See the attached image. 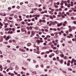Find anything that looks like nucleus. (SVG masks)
<instances>
[{
  "instance_id": "f257e3e1",
  "label": "nucleus",
  "mask_w": 76,
  "mask_h": 76,
  "mask_svg": "<svg viewBox=\"0 0 76 76\" xmlns=\"http://www.w3.org/2000/svg\"><path fill=\"white\" fill-rule=\"evenodd\" d=\"M49 10H51V11H50V13L51 14V15H53V13H54L53 12V11H54V9H52L51 8H49Z\"/></svg>"
},
{
  "instance_id": "f03ea898",
  "label": "nucleus",
  "mask_w": 76,
  "mask_h": 76,
  "mask_svg": "<svg viewBox=\"0 0 76 76\" xmlns=\"http://www.w3.org/2000/svg\"><path fill=\"white\" fill-rule=\"evenodd\" d=\"M22 56L23 57H27L28 56V55L26 53H23L22 54Z\"/></svg>"
},
{
  "instance_id": "7ed1b4c3",
  "label": "nucleus",
  "mask_w": 76,
  "mask_h": 76,
  "mask_svg": "<svg viewBox=\"0 0 76 76\" xmlns=\"http://www.w3.org/2000/svg\"><path fill=\"white\" fill-rule=\"evenodd\" d=\"M62 2L63 3H64L65 4V6H67V5H68V4L67 3V1H63Z\"/></svg>"
},
{
  "instance_id": "20e7f679",
  "label": "nucleus",
  "mask_w": 76,
  "mask_h": 76,
  "mask_svg": "<svg viewBox=\"0 0 76 76\" xmlns=\"http://www.w3.org/2000/svg\"><path fill=\"white\" fill-rule=\"evenodd\" d=\"M62 26V23H61L57 25L58 27H59V26Z\"/></svg>"
},
{
  "instance_id": "39448f33",
  "label": "nucleus",
  "mask_w": 76,
  "mask_h": 76,
  "mask_svg": "<svg viewBox=\"0 0 76 76\" xmlns=\"http://www.w3.org/2000/svg\"><path fill=\"white\" fill-rule=\"evenodd\" d=\"M20 51H21L22 52H25L26 51L25 50H23V49H22L21 48H20Z\"/></svg>"
},
{
  "instance_id": "423d86ee",
  "label": "nucleus",
  "mask_w": 76,
  "mask_h": 76,
  "mask_svg": "<svg viewBox=\"0 0 76 76\" xmlns=\"http://www.w3.org/2000/svg\"><path fill=\"white\" fill-rule=\"evenodd\" d=\"M31 35H33V36H34L35 34V32L34 31H31Z\"/></svg>"
},
{
  "instance_id": "0eeeda50",
  "label": "nucleus",
  "mask_w": 76,
  "mask_h": 76,
  "mask_svg": "<svg viewBox=\"0 0 76 76\" xmlns=\"http://www.w3.org/2000/svg\"><path fill=\"white\" fill-rule=\"evenodd\" d=\"M10 38V36H8L7 37V38L5 39L6 40V41H8V39Z\"/></svg>"
},
{
  "instance_id": "6e6552de",
  "label": "nucleus",
  "mask_w": 76,
  "mask_h": 76,
  "mask_svg": "<svg viewBox=\"0 0 76 76\" xmlns=\"http://www.w3.org/2000/svg\"><path fill=\"white\" fill-rule=\"evenodd\" d=\"M5 26H4V28H7V25H8V23H5L4 24Z\"/></svg>"
},
{
  "instance_id": "1a4fd4ad",
  "label": "nucleus",
  "mask_w": 76,
  "mask_h": 76,
  "mask_svg": "<svg viewBox=\"0 0 76 76\" xmlns=\"http://www.w3.org/2000/svg\"><path fill=\"white\" fill-rule=\"evenodd\" d=\"M66 24H67V22L66 21H65L63 24V26H66Z\"/></svg>"
},
{
  "instance_id": "9d476101",
  "label": "nucleus",
  "mask_w": 76,
  "mask_h": 76,
  "mask_svg": "<svg viewBox=\"0 0 76 76\" xmlns=\"http://www.w3.org/2000/svg\"><path fill=\"white\" fill-rule=\"evenodd\" d=\"M3 38H1L0 39V42H3Z\"/></svg>"
},
{
  "instance_id": "9b49d317",
  "label": "nucleus",
  "mask_w": 76,
  "mask_h": 76,
  "mask_svg": "<svg viewBox=\"0 0 76 76\" xmlns=\"http://www.w3.org/2000/svg\"><path fill=\"white\" fill-rule=\"evenodd\" d=\"M31 45V43H29L27 44V46H28V47H29V46H30Z\"/></svg>"
},
{
  "instance_id": "f8f14e48",
  "label": "nucleus",
  "mask_w": 76,
  "mask_h": 76,
  "mask_svg": "<svg viewBox=\"0 0 76 76\" xmlns=\"http://www.w3.org/2000/svg\"><path fill=\"white\" fill-rule=\"evenodd\" d=\"M40 16V15H36V17H37V18H39Z\"/></svg>"
},
{
  "instance_id": "ddd939ff",
  "label": "nucleus",
  "mask_w": 76,
  "mask_h": 76,
  "mask_svg": "<svg viewBox=\"0 0 76 76\" xmlns=\"http://www.w3.org/2000/svg\"><path fill=\"white\" fill-rule=\"evenodd\" d=\"M67 6L68 7H70V4H68V5H67Z\"/></svg>"
},
{
  "instance_id": "4468645a",
  "label": "nucleus",
  "mask_w": 76,
  "mask_h": 76,
  "mask_svg": "<svg viewBox=\"0 0 76 76\" xmlns=\"http://www.w3.org/2000/svg\"><path fill=\"white\" fill-rule=\"evenodd\" d=\"M33 63H36L37 61L35 60H33Z\"/></svg>"
},
{
  "instance_id": "2eb2a0df",
  "label": "nucleus",
  "mask_w": 76,
  "mask_h": 76,
  "mask_svg": "<svg viewBox=\"0 0 76 76\" xmlns=\"http://www.w3.org/2000/svg\"><path fill=\"white\" fill-rule=\"evenodd\" d=\"M71 6H73V2H71Z\"/></svg>"
},
{
  "instance_id": "dca6fc26",
  "label": "nucleus",
  "mask_w": 76,
  "mask_h": 76,
  "mask_svg": "<svg viewBox=\"0 0 76 76\" xmlns=\"http://www.w3.org/2000/svg\"><path fill=\"white\" fill-rule=\"evenodd\" d=\"M68 70H69V71H72V69L70 68H68Z\"/></svg>"
},
{
  "instance_id": "f3484780",
  "label": "nucleus",
  "mask_w": 76,
  "mask_h": 76,
  "mask_svg": "<svg viewBox=\"0 0 76 76\" xmlns=\"http://www.w3.org/2000/svg\"><path fill=\"white\" fill-rule=\"evenodd\" d=\"M60 56H61L63 58V57H64V55L63 54L60 55Z\"/></svg>"
},
{
  "instance_id": "a211bd4d",
  "label": "nucleus",
  "mask_w": 76,
  "mask_h": 76,
  "mask_svg": "<svg viewBox=\"0 0 76 76\" xmlns=\"http://www.w3.org/2000/svg\"><path fill=\"white\" fill-rule=\"evenodd\" d=\"M0 25H1V26H3V24H2V23H1L0 22Z\"/></svg>"
},
{
  "instance_id": "6ab92c4d",
  "label": "nucleus",
  "mask_w": 76,
  "mask_h": 76,
  "mask_svg": "<svg viewBox=\"0 0 76 76\" xmlns=\"http://www.w3.org/2000/svg\"><path fill=\"white\" fill-rule=\"evenodd\" d=\"M10 16H13L14 15L13 14H10Z\"/></svg>"
},
{
  "instance_id": "aec40b11",
  "label": "nucleus",
  "mask_w": 76,
  "mask_h": 76,
  "mask_svg": "<svg viewBox=\"0 0 76 76\" xmlns=\"http://www.w3.org/2000/svg\"><path fill=\"white\" fill-rule=\"evenodd\" d=\"M72 10H73L74 12H76V10H74L73 8H72Z\"/></svg>"
},
{
  "instance_id": "412c9836",
  "label": "nucleus",
  "mask_w": 76,
  "mask_h": 76,
  "mask_svg": "<svg viewBox=\"0 0 76 76\" xmlns=\"http://www.w3.org/2000/svg\"><path fill=\"white\" fill-rule=\"evenodd\" d=\"M60 63H63V60H61L60 61Z\"/></svg>"
},
{
  "instance_id": "4be33fe9",
  "label": "nucleus",
  "mask_w": 76,
  "mask_h": 76,
  "mask_svg": "<svg viewBox=\"0 0 76 76\" xmlns=\"http://www.w3.org/2000/svg\"><path fill=\"white\" fill-rule=\"evenodd\" d=\"M50 35H51V36H54V34H53V33L51 34H50Z\"/></svg>"
},
{
  "instance_id": "5701e85b",
  "label": "nucleus",
  "mask_w": 76,
  "mask_h": 76,
  "mask_svg": "<svg viewBox=\"0 0 76 76\" xmlns=\"http://www.w3.org/2000/svg\"><path fill=\"white\" fill-rule=\"evenodd\" d=\"M53 18H56V16L54 15H53Z\"/></svg>"
},
{
  "instance_id": "b1692460",
  "label": "nucleus",
  "mask_w": 76,
  "mask_h": 76,
  "mask_svg": "<svg viewBox=\"0 0 76 76\" xmlns=\"http://www.w3.org/2000/svg\"><path fill=\"white\" fill-rule=\"evenodd\" d=\"M62 72L64 73H67V72L66 71H62Z\"/></svg>"
},
{
  "instance_id": "393cba45",
  "label": "nucleus",
  "mask_w": 76,
  "mask_h": 76,
  "mask_svg": "<svg viewBox=\"0 0 76 76\" xmlns=\"http://www.w3.org/2000/svg\"><path fill=\"white\" fill-rule=\"evenodd\" d=\"M8 18L10 19V20H12L13 19V18H11V17H9Z\"/></svg>"
},
{
  "instance_id": "a878e982",
  "label": "nucleus",
  "mask_w": 76,
  "mask_h": 76,
  "mask_svg": "<svg viewBox=\"0 0 76 76\" xmlns=\"http://www.w3.org/2000/svg\"><path fill=\"white\" fill-rule=\"evenodd\" d=\"M42 9H39V11H40V12H41V11H42Z\"/></svg>"
},
{
  "instance_id": "bb28decb",
  "label": "nucleus",
  "mask_w": 76,
  "mask_h": 76,
  "mask_svg": "<svg viewBox=\"0 0 76 76\" xmlns=\"http://www.w3.org/2000/svg\"><path fill=\"white\" fill-rule=\"evenodd\" d=\"M51 47L52 48H53L54 47V45H53V44L51 45Z\"/></svg>"
},
{
  "instance_id": "cd10ccee",
  "label": "nucleus",
  "mask_w": 76,
  "mask_h": 76,
  "mask_svg": "<svg viewBox=\"0 0 76 76\" xmlns=\"http://www.w3.org/2000/svg\"><path fill=\"white\" fill-rule=\"evenodd\" d=\"M54 22L55 24L56 23V24H58V22H57V21H55Z\"/></svg>"
},
{
  "instance_id": "c85d7f7f",
  "label": "nucleus",
  "mask_w": 76,
  "mask_h": 76,
  "mask_svg": "<svg viewBox=\"0 0 76 76\" xmlns=\"http://www.w3.org/2000/svg\"><path fill=\"white\" fill-rule=\"evenodd\" d=\"M55 7H56V8H57L58 6L57 5H55L54 6Z\"/></svg>"
},
{
  "instance_id": "c756f323",
  "label": "nucleus",
  "mask_w": 76,
  "mask_h": 76,
  "mask_svg": "<svg viewBox=\"0 0 76 76\" xmlns=\"http://www.w3.org/2000/svg\"><path fill=\"white\" fill-rule=\"evenodd\" d=\"M50 66H47V67H46V68L47 69H49V68H50Z\"/></svg>"
},
{
  "instance_id": "7c9ffc66",
  "label": "nucleus",
  "mask_w": 76,
  "mask_h": 76,
  "mask_svg": "<svg viewBox=\"0 0 76 76\" xmlns=\"http://www.w3.org/2000/svg\"><path fill=\"white\" fill-rule=\"evenodd\" d=\"M53 50H56V47H53Z\"/></svg>"
},
{
  "instance_id": "2f4dec72",
  "label": "nucleus",
  "mask_w": 76,
  "mask_h": 76,
  "mask_svg": "<svg viewBox=\"0 0 76 76\" xmlns=\"http://www.w3.org/2000/svg\"><path fill=\"white\" fill-rule=\"evenodd\" d=\"M33 73H34V74H35V75H36V74H37V72L36 71L34 72Z\"/></svg>"
},
{
  "instance_id": "473e14b6",
  "label": "nucleus",
  "mask_w": 76,
  "mask_h": 76,
  "mask_svg": "<svg viewBox=\"0 0 76 76\" xmlns=\"http://www.w3.org/2000/svg\"><path fill=\"white\" fill-rule=\"evenodd\" d=\"M27 28L28 29V30H29V29H30V28H29V27H27Z\"/></svg>"
},
{
  "instance_id": "72a5a7b5",
  "label": "nucleus",
  "mask_w": 76,
  "mask_h": 76,
  "mask_svg": "<svg viewBox=\"0 0 76 76\" xmlns=\"http://www.w3.org/2000/svg\"><path fill=\"white\" fill-rule=\"evenodd\" d=\"M73 23H74V24H76V21H74L73 22Z\"/></svg>"
},
{
  "instance_id": "f704fd0d",
  "label": "nucleus",
  "mask_w": 76,
  "mask_h": 76,
  "mask_svg": "<svg viewBox=\"0 0 76 76\" xmlns=\"http://www.w3.org/2000/svg\"><path fill=\"white\" fill-rule=\"evenodd\" d=\"M5 31H9V29L7 28L4 29Z\"/></svg>"
},
{
  "instance_id": "c9c22d12",
  "label": "nucleus",
  "mask_w": 76,
  "mask_h": 76,
  "mask_svg": "<svg viewBox=\"0 0 76 76\" xmlns=\"http://www.w3.org/2000/svg\"><path fill=\"white\" fill-rule=\"evenodd\" d=\"M57 5H59L60 4V2H57Z\"/></svg>"
},
{
  "instance_id": "e433bc0d",
  "label": "nucleus",
  "mask_w": 76,
  "mask_h": 76,
  "mask_svg": "<svg viewBox=\"0 0 76 76\" xmlns=\"http://www.w3.org/2000/svg\"><path fill=\"white\" fill-rule=\"evenodd\" d=\"M40 43V41L38 40L37 41V44H39Z\"/></svg>"
},
{
  "instance_id": "4c0bfd02",
  "label": "nucleus",
  "mask_w": 76,
  "mask_h": 76,
  "mask_svg": "<svg viewBox=\"0 0 76 76\" xmlns=\"http://www.w3.org/2000/svg\"><path fill=\"white\" fill-rule=\"evenodd\" d=\"M34 19L35 20H38V18L36 17L34 18Z\"/></svg>"
},
{
  "instance_id": "58836bf2",
  "label": "nucleus",
  "mask_w": 76,
  "mask_h": 76,
  "mask_svg": "<svg viewBox=\"0 0 76 76\" xmlns=\"http://www.w3.org/2000/svg\"><path fill=\"white\" fill-rule=\"evenodd\" d=\"M71 19H73V20H75V18H74L73 17H71Z\"/></svg>"
},
{
  "instance_id": "ea45409f",
  "label": "nucleus",
  "mask_w": 76,
  "mask_h": 76,
  "mask_svg": "<svg viewBox=\"0 0 76 76\" xmlns=\"http://www.w3.org/2000/svg\"><path fill=\"white\" fill-rule=\"evenodd\" d=\"M72 31V29H70L69 30V32H71V31Z\"/></svg>"
},
{
  "instance_id": "a19ab883",
  "label": "nucleus",
  "mask_w": 76,
  "mask_h": 76,
  "mask_svg": "<svg viewBox=\"0 0 76 76\" xmlns=\"http://www.w3.org/2000/svg\"><path fill=\"white\" fill-rule=\"evenodd\" d=\"M50 19H53V17L52 16H50Z\"/></svg>"
},
{
  "instance_id": "79ce46f5",
  "label": "nucleus",
  "mask_w": 76,
  "mask_h": 76,
  "mask_svg": "<svg viewBox=\"0 0 76 76\" xmlns=\"http://www.w3.org/2000/svg\"><path fill=\"white\" fill-rule=\"evenodd\" d=\"M21 31L22 32H23L24 31V29L23 28H22Z\"/></svg>"
},
{
  "instance_id": "37998d69",
  "label": "nucleus",
  "mask_w": 76,
  "mask_h": 76,
  "mask_svg": "<svg viewBox=\"0 0 76 76\" xmlns=\"http://www.w3.org/2000/svg\"><path fill=\"white\" fill-rule=\"evenodd\" d=\"M26 18H29V15L26 16Z\"/></svg>"
},
{
  "instance_id": "c03bdc74",
  "label": "nucleus",
  "mask_w": 76,
  "mask_h": 76,
  "mask_svg": "<svg viewBox=\"0 0 76 76\" xmlns=\"http://www.w3.org/2000/svg\"><path fill=\"white\" fill-rule=\"evenodd\" d=\"M57 30L59 31H60V29L59 28H58Z\"/></svg>"
},
{
  "instance_id": "a18cd8bd",
  "label": "nucleus",
  "mask_w": 76,
  "mask_h": 76,
  "mask_svg": "<svg viewBox=\"0 0 76 76\" xmlns=\"http://www.w3.org/2000/svg\"><path fill=\"white\" fill-rule=\"evenodd\" d=\"M12 41H13L14 42H15V43L16 42V41L15 40H13Z\"/></svg>"
},
{
  "instance_id": "49530a36",
  "label": "nucleus",
  "mask_w": 76,
  "mask_h": 76,
  "mask_svg": "<svg viewBox=\"0 0 76 76\" xmlns=\"http://www.w3.org/2000/svg\"><path fill=\"white\" fill-rule=\"evenodd\" d=\"M27 60L28 61H31V59H27Z\"/></svg>"
},
{
  "instance_id": "de8ad7c7",
  "label": "nucleus",
  "mask_w": 76,
  "mask_h": 76,
  "mask_svg": "<svg viewBox=\"0 0 76 76\" xmlns=\"http://www.w3.org/2000/svg\"><path fill=\"white\" fill-rule=\"evenodd\" d=\"M52 24L54 25H55V22H52Z\"/></svg>"
},
{
  "instance_id": "09e8293b",
  "label": "nucleus",
  "mask_w": 76,
  "mask_h": 76,
  "mask_svg": "<svg viewBox=\"0 0 76 76\" xmlns=\"http://www.w3.org/2000/svg\"><path fill=\"white\" fill-rule=\"evenodd\" d=\"M32 17H35V16H36V15H33L32 16Z\"/></svg>"
},
{
  "instance_id": "8fccbe9b",
  "label": "nucleus",
  "mask_w": 76,
  "mask_h": 76,
  "mask_svg": "<svg viewBox=\"0 0 76 76\" xmlns=\"http://www.w3.org/2000/svg\"><path fill=\"white\" fill-rule=\"evenodd\" d=\"M64 59H67V57L66 56H65L64 57Z\"/></svg>"
},
{
  "instance_id": "3c124183",
  "label": "nucleus",
  "mask_w": 76,
  "mask_h": 76,
  "mask_svg": "<svg viewBox=\"0 0 76 76\" xmlns=\"http://www.w3.org/2000/svg\"><path fill=\"white\" fill-rule=\"evenodd\" d=\"M7 62H8V63H10V61L9 60H8L7 61Z\"/></svg>"
},
{
  "instance_id": "603ef678",
  "label": "nucleus",
  "mask_w": 76,
  "mask_h": 76,
  "mask_svg": "<svg viewBox=\"0 0 76 76\" xmlns=\"http://www.w3.org/2000/svg\"><path fill=\"white\" fill-rule=\"evenodd\" d=\"M20 30H19L17 31V32H20Z\"/></svg>"
},
{
  "instance_id": "864d4df0",
  "label": "nucleus",
  "mask_w": 76,
  "mask_h": 76,
  "mask_svg": "<svg viewBox=\"0 0 76 76\" xmlns=\"http://www.w3.org/2000/svg\"><path fill=\"white\" fill-rule=\"evenodd\" d=\"M53 60H54L55 61L56 60V58H53Z\"/></svg>"
},
{
  "instance_id": "5fc2aeb1",
  "label": "nucleus",
  "mask_w": 76,
  "mask_h": 76,
  "mask_svg": "<svg viewBox=\"0 0 76 76\" xmlns=\"http://www.w3.org/2000/svg\"><path fill=\"white\" fill-rule=\"evenodd\" d=\"M41 6H42V5L41 4H39L38 5V7H41Z\"/></svg>"
},
{
  "instance_id": "6e6d98bb",
  "label": "nucleus",
  "mask_w": 76,
  "mask_h": 76,
  "mask_svg": "<svg viewBox=\"0 0 76 76\" xmlns=\"http://www.w3.org/2000/svg\"><path fill=\"white\" fill-rule=\"evenodd\" d=\"M44 45H47V44L46 43H43Z\"/></svg>"
},
{
  "instance_id": "4d7b16f0",
  "label": "nucleus",
  "mask_w": 76,
  "mask_h": 76,
  "mask_svg": "<svg viewBox=\"0 0 76 76\" xmlns=\"http://www.w3.org/2000/svg\"><path fill=\"white\" fill-rule=\"evenodd\" d=\"M58 10L59 11H61V10H62L61 8L59 9Z\"/></svg>"
},
{
  "instance_id": "13d9d810",
  "label": "nucleus",
  "mask_w": 76,
  "mask_h": 76,
  "mask_svg": "<svg viewBox=\"0 0 76 76\" xmlns=\"http://www.w3.org/2000/svg\"><path fill=\"white\" fill-rule=\"evenodd\" d=\"M44 12H41V14H43L44 13Z\"/></svg>"
},
{
  "instance_id": "bf43d9fd",
  "label": "nucleus",
  "mask_w": 76,
  "mask_h": 76,
  "mask_svg": "<svg viewBox=\"0 0 76 76\" xmlns=\"http://www.w3.org/2000/svg\"><path fill=\"white\" fill-rule=\"evenodd\" d=\"M11 76H14V74H13V73H12L11 74Z\"/></svg>"
},
{
  "instance_id": "052dcab7",
  "label": "nucleus",
  "mask_w": 76,
  "mask_h": 76,
  "mask_svg": "<svg viewBox=\"0 0 76 76\" xmlns=\"http://www.w3.org/2000/svg\"><path fill=\"white\" fill-rule=\"evenodd\" d=\"M51 55H52V56H54V54L52 53L51 54Z\"/></svg>"
},
{
  "instance_id": "680f3d73",
  "label": "nucleus",
  "mask_w": 76,
  "mask_h": 76,
  "mask_svg": "<svg viewBox=\"0 0 76 76\" xmlns=\"http://www.w3.org/2000/svg\"><path fill=\"white\" fill-rule=\"evenodd\" d=\"M8 30H9V31H11L12 30V28H9Z\"/></svg>"
},
{
  "instance_id": "e2e57ef3",
  "label": "nucleus",
  "mask_w": 76,
  "mask_h": 76,
  "mask_svg": "<svg viewBox=\"0 0 76 76\" xmlns=\"http://www.w3.org/2000/svg\"><path fill=\"white\" fill-rule=\"evenodd\" d=\"M53 51L52 50H50L49 52L52 53V52H53Z\"/></svg>"
},
{
  "instance_id": "0e129e2a",
  "label": "nucleus",
  "mask_w": 76,
  "mask_h": 76,
  "mask_svg": "<svg viewBox=\"0 0 76 76\" xmlns=\"http://www.w3.org/2000/svg\"><path fill=\"white\" fill-rule=\"evenodd\" d=\"M12 8L13 9H14V8H15V6H13L12 7Z\"/></svg>"
},
{
  "instance_id": "69168bd1",
  "label": "nucleus",
  "mask_w": 76,
  "mask_h": 76,
  "mask_svg": "<svg viewBox=\"0 0 76 76\" xmlns=\"http://www.w3.org/2000/svg\"><path fill=\"white\" fill-rule=\"evenodd\" d=\"M11 7H9L8 8V10H11Z\"/></svg>"
},
{
  "instance_id": "338daca9",
  "label": "nucleus",
  "mask_w": 76,
  "mask_h": 76,
  "mask_svg": "<svg viewBox=\"0 0 76 76\" xmlns=\"http://www.w3.org/2000/svg\"><path fill=\"white\" fill-rule=\"evenodd\" d=\"M42 22H45V20H42Z\"/></svg>"
},
{
  "instance_id": "774afa93",
  "label": "nucleus",
  "mask_w": 76,
  "mask_h": 76,
  "mask_svg": "<svg viewBox=\"0 0 76 76\" xmlns=\"http://www.w3.org/2000/svg\"><path fill=\"white\" fill-rule=\"evenodd\" d=\"M55 35H57L58 34V32H57L55 33Z\"/></svg>"
}]
</instances>
